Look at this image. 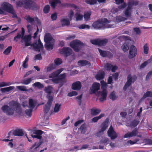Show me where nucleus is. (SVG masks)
<instances>
[{
	"label": "nucleus",
	"mask_w": 152,
	"mask_h": 152,
	"mask_svg": "<svg viewBox=\"0 0 152 152\" xmlns=\"http://www.w3.org/2000/svg\"><path fill=\"white\" fill-rule=\"evenodd\" d=\"M1 110L4 113L9 115H12L14 111L21 115H24V113L22 111L20 104L17 102L11 101L9 103V106L5 105L1 107Z\"/></svg>",
	"instance_id": "nucleus-1"
},
{
	"label": "nucleus",
	"mask_w": 152,
	"mask_h": 152,
	"mask_svg": "<svg viewBox=\"0 0 152 152\" xmlns=\"http://www.w3.org/2000/svg\"><path fill=\"white\" fill-rule=\"evenodd\" d=\"M20 38H21L24 42L26 47L31 46L33 47L35 51H39L43 48V45L42 44L40 39L38 40L37 44H31L30 41L31 38V37L29 35H26L24 37H22L21 34L19 33L17 35L14 37V40L17 42L18 39Z\"/></svg>",
	"instance_id": "nucleus-2"
},
{
	"label": "nucleus",
	"mask_w": 152,
	"mask_h": 152,
	"mask_svg": "<svg viewBox=\"0 0 152 152\" xmlns=\"http://www.w3.org/2000/svg\"><path fill=\"white\" fill-rule=\"evenodd\" d=\"M43 133V132L41 130H38L35 131L33 133L35 135L31 134V136L33 138H37L39 139V142H36L30 148V152H35L37 150L39 146L44 142L48 141L47 137L46 136L42 137L41 135Z\"/></svg>",
	"instance_id": "nucleus-3"
},
{
	"label": "nucleus",
	"mask_w": 152,
	"mask_h": 152,
	"mask_svg": "<svg viewBox=\"0 0 152 152\" xmlns=\"http://www.w3.org/2000/svg\"><path fill=\"white\" fill-rule=\"evenodd\" d=\"M28 102V105H27L26 102H23L22 104L23 108L21 109L22 112L24 113V115L26 114V115L30 117L31 115L33 110L37 104V102L30 99H29Z\"/></svg>",
	"instance_id": "nucleus-4"
},
{
	"label": "nucleus",
	"mask_w": 152,
	"mask_h": 152,
	"mask_svg": "<svg viewBox=\"0 0 152 152\" xmlns=\"http://www.w3.org/2000/svg\"><path fill=\"white\" fill-rule=\"evenodd\" d=\"M109 22L106 19H104L94 22L92 24V26L95 28L99 29L104 28L112 27V25L108 24Z\"/></svg>",
	"instance_id": "nucleus-5"
},
{
	"label": "nucleus",
	"mask_w": 152,
	"mask_h": 152,
	"mask_svg": "<svg viewBox=\"0 0 152 152\" xmlns=\"http://www.w3.org/2000/svg\"><path fill=\"white\" fill-rule=\"evenodd\" d=\"M63 71V69H59L56 71L52 73L49 75V78H52V81L54 83L58 82V79H63L66 76V74L64 73L61 75L58 76L59 74Z\"/></svg>",
	"instance_id": "nucleus-6"
},
{
	"label": "nucleus",
	"mask_w": 152,
	"mask_h": 152,
	"mask_svg": "<svg viewBox=\"0 0 152 152\" xmlns=\"http://www.w3.org/2000/svg\"><path fill=\"white\" fill-rule=\"evenodd\" d=\"M44 40L45 42V48L48 50H52L53 48L54 40L50 34L47 33L45 35Z\"/></svg>",
	"instance_id": "nucleus-7"
},
{
	"label": "nucleus",
	"mask_w": 152,
	"mask_h": 152,
	"mask_svg": "<svg viewBox=\"0 0 152 152\" xmlns=\"http://www.w3.org/2000/svg\"><path fill=\"white\" fill-rule=\"evenodd\" d=\"M102 86L101 88L103 89L102 92H99V94L101 95V97L99 98V100L100 102H102L106 100L107 94V91L106 88L107 86V84L104 81H101Z\"/></svg>",
	"instance_id": "nucleus-8"
},
{
	"label": "nucleus",
	"mask_w": 152,
	"mask_h": 152,
	"mask_svg": "<svg viewBox=\"0 0 152 152\" xmlns=\"http://www.w3.org/2000/svg\"><path fill=\"white\" fill-rule=\"evenodd\" d=\"M70 45L75 51L78 52L80 50L81 46L84 45V44L78 40H75L71 42Z\"/></svg>",
	"instance_id": "nucleus-9"
},
{
	"label": "nucleus",
	"mask_w": 152,
	"mask_h": 152,
	"mask_svg": "<svg viewBox=\"0 0 152 152\" xmlns=\"http://www.w3.org/2000/svg\"><path fill=\"white\" fill-rule=\"evenodd\" d=\"M137 77L135 76H132L130 75H129L127 77V81L125 84L123 88V89L126 91L127 88L128 87L132 84L133 83L136 79Z\"/></svg>",
	"instance_id": "nucleus-10"
},
{
	"label": "nucleus",
	"mask_w": 152,
	"mask_h": 152,
	"mask_svg": "<svg viewBox=\"0 0 152 152\" xmlns=\"http://www.w3.org/2000/svg\"><path fill=\"white\" fill-rule=\"evenodd\" d=\"M108 136L110 137L111 140H114L118 137L117 133L114 131L112 126H110L107 131Z\"/></svg>",
	"instance_id": "nucleus-11"
},
{
	"label": "nucleus",
	"mask_w": 152,
	"mask_h": 152,
	"mask_svg": "<svg viewBox=\"0 0 152 152\" xmlns=\"http://www.w3.org/2000/svg\"><path fill=\"white\" fill-rule=\"evenodd\" d=\"M138 132L137 128L133 130L130 132H128L125 134L124 136V138H129L137 136Z\"/></svg>",
	"instance_id": "nucleus-12"
},
{
	"label": "nucleus",
	"mask_w": 152,
	"mask_h": 152,
	"mask_svg": "<svg viewBox=\"0 0 152 152\" xmlns=\"http://www.w3.org/2000/svg\"><path fill=\"white\" fill-rule=\"evenodd\" d=\"M137 53V50L136 47L133 45L131 46L129 48V58H132L136 56Z\"/></svg>",
	"instance_id": "nucleus-13"
},
{
	"label": "nucleus",
	"mask_w": 152,
	"mask_h": 152,
	"mask_svg": "<svg viewBox=\"0 0 152 152\" xmlns=\"http://www.w3.org/2000/svg\"><path fill=\"white\" fill-rule=\"evenodd\" d=\"M1 7L3 10L9 12L13 9L12 6L10 4L5 2L2 4Z\"/></svg>",
	"instance_id": "nucleus-14"
},
{
	"label": "nucleus",
	"mask_w": 152,
	"mask_h": 152,
	"mask_svg": "<svg viewBox=\"0 0 152 152\" xmlns=\"http://www.w3.org/2000/svg\"><path fill=\"white\" fill-rule=\"evenodd\" d=\"M100 84L95 83L92 85L91 88L90 90V93L91 94L95 93L100 89Z\"/></svg>",
	"instance_id": "nucleus-15"
},
{
	"label": "nucleus",
	"mask_w": 152,
	"mask_h": 152,
	"mask_svg": "<svg viewBox=\"0 0 152 152\" xmlns=\"http://www.w3.org/2000/svg\"><path fill=\"white\" fill-rule=\"evenodd\" d=\"M107 123H103L102 125L101 129L98 132L96 133V135L97 137H99L103 134L104 131L107 129Z\"/></svg>",
	"instance_id": "nucleus-16"
},
{
	"label": "nucleus",
	"mask_w": 152,
	"mask_h": 152,
	"mask_svg": "<svg viewBox=\"0 0 152 152\" xmlns=\"http://www.w3.org/2000/svg\"><path fill=\"white\" fill-rule=\"evenodd\" d=\"M25 19L27 21L31 23H33L34 21H35L38 23H40V21L37 17L32 18L29 15H27L25 16Z\"/></svg>",
	"instance_id": "nucleus-17"
},
{
	"label": "nucleus",
	"mask_w": 152,
	"mask_h": 152,
	"mask_svg": "<svg viewBox=\"0 0 152 152\" xmlns=\"http://www.w3.org/2000/svg\"><path fill=\"white\" fill-rule=\"evenodd\" d=\"M61 52L68 56L72 53V51L71 49L69 48L64 47L61 50Z\"/></svg>",
	"instance_id": "nucleus-18"
},
{
	"label": "nucleus",
	"mask_w": 152,
	"mask_h": 152,
	"mask_svg": "<svg viewBox=\"0 0 152 152\" xmlns=\"http://www.w3.org/2000/svg\"><path fill=\"white\" fill-rule=\"evenodd\" d=\"M132 10V5L131 4H128V7L124 12L125 15L126 17H129L131 16Z\"/></svg>",
	"instance_id": "nucleus-19"
},
{
	"label": "nucleus",
	"mask_w": 152,
	"mask_h": 152,
	"mask_svg": "<svg viewBox=\"0 0 152 152\" xmlns=\"http://www.w3.org/2000/svg\"><path fill=\"white\" fill-rule=\"evenodd\" d=\"M81 87V83L79 81H77L73 83L72 85V88L74 90H79Z\"/></svg>",
	"instance_id": "nucleus-20"
},
{
	"label": "nucleus",
	"mask_w": 152,
	"mask_h": 152,
	"mask_svg": "<svg viewBox=\"0 0 152 152\" xmlns=\"http://www.w3.org/2000/svg\"><path fill=\"white\" fill-rule=\"evenodd\" d=\"M77 63L78 65L80 66H90L91 65V63L90 62L85 60H80L78 61Z\"/></svg>",
	"instance_id": "nucleus-21"
},
{
	"label": "nucleus",
	"mask_w": 152,
	"mask_h": 152,
	"mask_svg": "<svg viewBox=\"0 0 152 152\" xmlns=\"http://www.w3.org/2000/svg\"><path fill=\"white\" fill-rule=\"evenodd\" d=\"M139 122L140 121H139L134 120L130 123H127L126 126L130 127H134L137 125Z\"/></svg>",
	"instance_id": "nucleus-22"
},
{
	"label": "nucleus",
	"mask_w": 152,
	"mask_h": 152,
	"mask_svg": "<svg viewBox=\"0 0 152 152\" xmlns=\"http://www.w3.org/2000/svg\"><path fill=\"white\" fill-rule=\"evenodd\" d=\"M126 4L125 3H124L123 5L119 6L118 7V8L114 7L111 10V12H112L113 13L115 14V13L117 12L118 10L119 9H122L124 8H125L126 7Z\"/></svg>",
	"instance_id": "nucleus-23"
},
{
	"label": "nucleus",
	"mask_w": 152,
	"mask_h": 152,
	"mask_svg": "<svg viewBox=\"0 0 152 152\" xmlns=\"http://www.w3.org/2000/svg\"><path fill=\"white\" fill-rule=\"evenodd\" d=\"M101 111L100 109L93 107L91 109V114L93 115H96L99 114L101 112Z\"/></svg>",
	"instance_id": "nucleus-24"
},
{
	"label": "nucleus",
	"mask_w": 152,
	"mask_h": 152,
	"mask_svg": "<svg viewBox=\"0 0 152 152\" xmlns=\"http://www.w3.org/2000/svg\"><path fill=\"white\" fill-rule=\"evenodd\" d=\"M104 73L103 71H99L96 75L95 77L97 80H101L103 79L104 76Z\"/></svg>",
	"instance_id": "nucleus-25"
},
{
	"label": "nucleus",
	"mask_w": 152,
	"mask_h": 152,
	"mask_svg": "<svg viewBox=\"0 0 152 152\" xmlns=\"http://www.w3.org/2000/svg\"><path fill=\"white\" fill-rule=\"evenodd\" d=\"M23 130L20 129H16L13 132V135L14 136H22L23 135Z\"/></svg>",
	"instance_id": "nucleus-26"
},
{
	"label": "nucleus",
	"mask_w": 152,
	"mask_h": 152,
	"mask_svg": "<svg viewBox=\"0 0 152 152\" xmlns=\"http://www.w3.org/2000/svg\"><path fill=\"white\" fill-rule=\"evenodd\" d=\"M15 88V87L13 86H10L7 87L1 88L0 89V91L3 93L5 92H9Z\"/></svg>",
	"instance_id": "nucleus-27"
},
{
	"label": "nucleus",
	"mask_w": 152,
	"mask_h": 152,
	"mask_svg": "<svg viewBox=\"0 0 152 152\" xmlns=\"http://www.w3.org/2000/svg\"><path fill=\"white\" fill-rule=\"evenodd\" d=\"M104 116V113L101 114L99 116H96L93 118L91 120L92 122L94 123H96L99 120Z\"/></svg>",
	"instance_id": "nucleus-28"
},
{
	"label": "nucleus",
	"mask_w": 152,
	"mask_h": 152,
	"mask_svg": "<svg viewBox=\"0 0 152 152\" xmlns=\"http://www.w3.org/2000/svg\"><path fill=\"white\" fill-rule=\"evenodd\" d=\"M56 65L54 64H50L46 67L47 72H50L56 68Z\"/></svg>",
	"instance_id": "nucleus-29"
},
{
	"label": "nucleus",
	"mask_w": 152,
	"mask_h": 152,
	"mask_svg": "<svg viewBox=\"0 0 152 152\" xmlns=\"http://www.w3.org/2000/svg\"><path fill=\"white\" fill-rule=\"evenodd\" d=\"M46 97L48 99V101L47 103V105L49 106H51L52 102L53 100V96L51 95L50 94H47L46 96Z\"/></svg>",
	"instance_id": "nucleus-30"
},
{
	"label": "nucleus",
	"mask_w": 152,
	"mask_h": 152,
	"mask_svg": "<svg viewBox=\"0 0 152 152\" xmlns=\"http://www.w3.org/2000/svg\"><path fill=\"white\" fill-rule=\"evenodd\" d=\"M108 41V40L106 39H98V45L104 46L107 42Z\"/></svg>",
	"instance_id": "nucleus-31"
},
{
	"label": "nucleus",
	"mask_w": 152,
	"mask_h": 152,
	"mask_svg": "<svg viewBox=\"0 0 152 152\" xmlns=\"http://www.w3.org/2000/svg\"><path fill=\"white\" fill-rule=\"evenodd\" d=\"M52 91L53 88L50 86L45 87L44 89V91L48 94H50Z\"/></svg>",
	"instance_id": "nucleus-32"
},
{
	"label": "nucleus",
	"mask_w": 152,
	"mask_h": 152,
	"mask_svg": "<svg viewBox=\"0 0 152 152\" xmlns=\"http://www.w3.org/2000/svg\"><path fill=\"white\" fill-rule=\"evenodd\" d=\"M50 3L51 4L52 7L54 8L57 4L60 3L61 1L59 0H54L52 2H50Z\"/></svg>",
	"instance_id": "nucleus-33"
},
{
	"label": "nucleus",
	"mask_w": 152,
	"mask_h": 152,
	"mask_svg": "<svg viewBox=\"0 0 152 152\" xmlns=\"http://www.w3.org/2000/svg\"><path fill=\"white\" fill-rule=\"evenodd\" d=\"M109 140V139L106 137H102V139L100 141V143L104 144V145L105 144H107L108 143L107 142ZM105 146H106V145H105Z\"/></svg>",
	"instance_id": "nucleus-34"
},
{
	"label": "nucleus",
	"mask_w": 152,
	"mask_h": 152,
	"mask_svg": "<svg viewBox=\"0 0 152 152\" xmlns=\"http://www.w3.org/2000/svg\"><path fill=\"white\" fill-rule=\"evenodd\" d=\"M91 14V12L90 11L85 12L84 14V18L86 21L88 20L90 18V16Z\"/></svg>",
	"instance_id": "nucleus-35"
},
{
	"label": "nucleus",
	"mask_w": 152,
	"mask_h": 152,
	"mask_svg": "<svg viewBox=\"0 0 152 152\" xmlns=\"http://www.w3.org/2000/svg\"><path fill=\"white\" fill-rule=\"evenodd\" d=\"M61 24L62 26H67L70 24V22L68 19H63L61 20Z\"/></svg>",
	"instance_id": "nucleus-36"
},
{
	"label": "nucleus",
	"mask_w": 152,
	"mask_h": 152,
	"mask_svg": "<svg viewBox=\"0 0 152 152\" xmlns=\"http://www.w3.org/2000/svg\"><path fill=\"white\" fill-rule=\"evenodd\" d=\"M80 129L81 133L85 134L86 131V125L85 124H83L80 127Z\"/></svg>",
	"instance_id": "nucleus-37"
},
{
	"label": "nucleus",
	"mask_w": 152,
	"mask_h": 152,
	"mask_svg": "<svg viewBox=\"0 0 152 152\" xmlns=\"http://www.w3.org/2000/svg\"><path fill=\"white\" fill-rule=\"evenodd\" d=\"M122 50L124 52L127 51L129 49V47L128 44L125 42L124 43L121 47Z\"/></svg>",
	"instance_id": "nucleus-38"
},
{
	"label": "nucleus",
	"mask_w": 152,
	"mask_h": 152,
	"mask_svg": "<svg viewBox=\"0 0 152 152\" xmlns=\"http://www.w3.org/2000/svg\"><path fill=\"white\" fill-rule=\"evenodd\" d=\"M29 58L28 56H27L25 58V60L23 61L22 66L25 68H27L28 67L27 62L28 61Z\"/></svg>",
	"instance_id": "nucleus-39"
},
{
	"label": "nucleus",
	"mask_w": 152,
	"mask_h": 152,
	"mask_svg": "<svg viewBox=\"0 0 152 152\" xmlns=\"http://www.w3.org/2000/svg\"><path fill=\"white\" fill-rule=\"evenodd\" d=\"M61 106V104H60L58 103L56 104L55 105L54 109V112L55 113L58 112L60 110Z\"/></svg>",
	"instance_id": "nucleus-40"
},
{
	"label": "nucleus",
	"mask_w": 152,
	"mask_h": 152,
	"mask_svg": "<svg viewBox=\"0 0 152 152\" xmlns=\"http://www.w3.org/2000/svg\"><path fill=\"white\" fill-rule=\"evenodd\" d=\"M12 48V47L11 46H9L4 51L3 53L5 55H8L10 53Z\"/></svg>",
	"instance_id": "nucleus-41"
},
{
	"label": "nucleus",
	"mask_w": 152,
	"mask_h": 152,
	"mask_svg": "<svg viewBox=\"0 0 152 152\" xmlns=\"http://www.w3.org/2000/svg\"><path fill=\"white\" fill-rule=\"evenodd\" d=\"M33 86L35 87H37L39 88H42L44 86L42 84L39 82H37L33 84Z\"/></svg>",
	"instance_id": "nucleus-42"
},
{
	"label": "nucleus",
	"mask_w": 152,
	"mask_h": 152,
	"mask_svg": "<svg viewBox=\"0 0 152 152\" xmlns=\"http://www.w3.org/2000/svg\"><path fill=\"white\" fill-rule=\"evenodd\" d=\"M139 141V139H136L134 140L133 141H132L131 140H129L126 143L128 145H132L136 143Z\"/></svg>",
	"instance_id": "nucleus-43"
},
{
	"label": "nucleus",
	"mask_w": 152,
	"mask_h": 152,
	"mask_svg": "<svg viewBox=\"0 0 152 152\" xmlns=\"http://www.w3.org/2000/svg\"><path fill=\"white\" fill-rule=\"evenodd\" d=\"M109 97L110 99L113 100H115L117 98V96H116L115 92L114 91H113L110 94Z\"/></svg>",
	"instance_id": "nucleus-44"
},
{
	"label": "nucleus",
	"mask_w": 152,
	"mask_h": 152,
	"mask_svg": "<svg viewBox=\"0 0 152 152\" xmlns=\"http://www.w3.org/2000/svg\"><path fill=\"white\" fill-rule=\"evenodd\" d=\"M75 16L77 21L81 20L83 18V15L78 13H76Z\"/></svg>",
	"instance_id": "nucleus-45"
},
{
	"label": "nucleus",
	"mask_w": 152,
	"mask_h": 152,
	"mask_svg": "<svg viewBox=\"0 0 152 152\" xmlns=\"http://www.w3.org/2000/svg\"><path fill=\"white\" fill-rule=\"evenodd\" d=\"M62 62L61 60L59 58L56 59L54 61V63L56 65V67L58 65L60 64Z\"/></svg>",
	"instance_id": "nucleus-46"
},
{
	"label": "nucleus",
	"mask_w": 152,
	"mask_h": 152,
	"mask_svg": "<svg viewBox=\"0 0 152 152\" xmlns=\"http://www.w3.org/2000/svg\"><path fill=\"white\" fill-rule=\"evenodd\" d=\"M32 80V78H28L26 80H23L21 83L23 84L27 85L30 83Z\"/></svg>",
	"instance_id": "nucleus-47"
},
{
	"label": "nucleus",
	"mask_w": 152,
	"mask_h": 152,
	"mask_svg": "<svg viewBox=\"0 0 152 152\" xmlns=\"http://www.w3.org/2000/svg\"><path fill=\"white\" fill-rule=\"evenodd\" d=\"M16 88L21 91H25L26 90V87L24 86H18Z\"/></svg>",
	"instance_id": "nucleus-48"
},
{
	"label": "nucleus",
	"mask_w": 152,
	"mask_h": 152,
	"mask_svg": "<svg viewBox=\"0 0 152 152\" xmlns=\"http://www.w3.org/2000/svg\"><path fill=\"white\" fill-rule=\"evenodd\" d=\"M112 67V65L109 63H107L104 65V68L107 70H110Z\"/></svg>",
	"instance_id": "nucleus-49"
},
{
	"label": "nucleus",
	"mask_w": 152,
	"mask_h": 152,
	"mask_svg": "<svg viewBox=\"0 0 152 152\" xmlns=\"http://www.w3.org/2000/svg\"><path fill=\"white\" fill-rule=\"evenodd\" d=\"M50 6L49 5H46L44 8L43 11L44 13H48L50 10Z\"/></svg>",
	"instance_id": "nucleus-50"
},
{
	"label": "nucleus",
	"mask_w": 152,
	"mask_h": 152,
	"mask_svg": "<svg viewBox=\"0 0 152 152\" xmlns=\"http://www.w3.org/2000/svg\"><path fill=\"white\" fill-rule=\"evenodd\" d=\"M100 55L103 57H105L107 55V53L105 51H103L100 49H98Z\"/></svg>",
	"instance_id": "nucleus-51"
},
{
	"label": "nucleus",
	"mask_w": 152,
	"mask_h": 152,
	"mask_svg": "<svg viewBox=\"0 0 152 152\" xmlns=\"http://www.w3.org/2000/svg\"><path fill=\"white\" fill-rule=\"evenodd\" d=\"M50 106H51L48 105L46 104L44 108V111L45 113H47L48 112L50 109Z\"/></svg>",
	"instance_id": "nucleus-52"
},
{
	"label": "nucleus",
	"mask_w": 152,
	"mask_h": 152,
	"mask_svg": "<svg viewBox=\"0 0 152 152\" xmlns=\"http://www.w3.org/2000/svg\"><path fill=\"white\" fill-rule=\"evenodd\" d=\"M148 96H152V93L150 91H148L145 93L143 95V97L145 98Z\"/></svg>",
	"instance_id": "nucleus-53"
},
{
	"label": "nucleus",
	"mask_w": 152,
	"mask_h": 152,
	"mask_svg": "<svg viewBox=\"0 0 152 152\" xmlns=\"http://www.w3.org/2000/svg\"><path fill=\"white\" fill-rule=\"evenodd\" d=\"M86 2L88 4L92 5L96 4L97 2V0H86Z\"/></svg>",
	"instance_id": "nucleus-54"
},
{
	"label": "nucleus",
	"mask_w": 152,
	"mask_h": 152,
	"mask_svg": "<svg viewBox=\"0 0 152 152\" xmlns=\"http://www.w3.org/2000/svg\"><path fill=\"white\" fill-rule=\"evenodd\" d=\"M79 28L80 29H89L90 26L87 25L82 24L79 26Z\"/></svg>",
	"instance_id": "nucleus-55"
},
{
	"label": "nucleus",
	"mask_w": 152,
	"mask_h": 152,
	"mask_svg": "<svg viewBox=\"0 0 152 152\" xmlns=\"http://www.w3.org/2000/svg\"><path fill=\"white\" fill-rule=\"evenodd\" d=\"M24 3V7L26 8H28L30 7V4L29 2L27 1H23Z\"/></svg>",
	"instance_id": "nucleus-56"
},
{
	"label": "nucleus",
	"mask_w": 152,
	"mask_h": 152,
	"mask_svg": "<svg viewBox=\"0 0 152 152\" xmlns=\"http://www.w3.org/2000/svg\"><path fill=\"white\" fill-rule=\"evenodd\" d=\"M11 84L10 83H6L4 82H2L0 83V88L4 86H9Z\"/></svg>",
	"instance_id": "nucleus-57"
},
{
	"label": "nucleus",
	"mask_w": 152,
	"mask_h": 152,
	"mask_svg": "<svg viewBox=\"0 0 152 152\" xmlns=\"http://www.w3.org/2000/svg\"><path fill=\"white\" fill-rule=\"evenodd\" d=\"M77 94V93L75 91H72L69 93L68 94V96H75Z\"/></svg>",
	"instance_id": "nucleus-58"
},
{
	"label": "nucleus",
	"mask_w": 152,
	"mask_h": 152,
	"mask_svg": "<svg viewBox=\"0 0 152 152\" xmlns=\"http://www.w3.org/2000/svg\"><path fill=\"white\" fill-rule=\"evenodd\" d=\"M82 95L81 94L80 95L76 97V99L77 100V101L79 102V103L80 105L81 104V99L82 98Z\"/></svg>",
	"instance_id": "nucleus-59"
},
{
	"label": "nucleus",
	"mask_w": 152,
	"mask_h": 152,
	"mask_svg": "<svg viewBox=\"0 0 152 152\" xmlns=\"http://www.w3.org/2000/svg\"><path fill=\"white\" fill-rule=\"evenodd\" d=\"M134 30L136 34H139L140 33V30L138 28H134Z\"/></svg>",
	"instance_id": "nucleus-60"
},
{
	"label": "nucleus",
	"mask_w": 152,
	"mask_h": 152,
	"mask_svg": "<svg viewBox=\"0 0 152 152\" xmlns=\"http://www.w3.org/2000/svg\"><path fill=\"white\" fill-rule=\"evenodd\" d=\"M83 122V120H80L77 121H76L74 124V126H77L81 124Z\"/></svg>",
	"instance_id": "nucleus-61"
},
{
	"label": "nucleus",
	"mask_w": 152,
	"mask_h": 152,
	"mask_svg": "<svg viewBox=\"0 0 152 152\" xmlns=\"http://www.w3.org/2000/svg\"><path fill=\"white\" fill-rule=\"evenodd\" d=\"M138 4V2L137 1H133L129 2V4H131L132 5V7L133 5H137Z\"/></svg>",
	"instance_id": "nucleus-62"
},
{
	"label": "nucleus",
	"mask_w": 152,
	"mask_h": 152,
	"mask_svg": "<svg viewBox=\"0 0 152 152\" xmlns=\"http://www.w3.org/2000/svg\"><path fill=\"white\" fill-rule=\"evenodd\" d=\"M91 42L93 44L98 45V39L91 40Z\"/></svg>",
	"instance_id": "nucleus-63"
},
{
	"label": "nucleus",
	"mask_w": 152,
	"mask_h": 152,
	"mask_svg": "<svg viewBox=\"0 0 152 152\" xmlns=\"http://www.w3.org/2000/svg\"><path fill=\"white\" fill-rule=\"evenodd\" d=\"M146 144L152 145V140L150 139H146L145 141Z\"/></svg>",
	"instance_id": "nucleus-64"
}]
</instances>
